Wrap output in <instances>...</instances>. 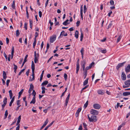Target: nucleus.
<instances>
[{"label":"nucleus","mask_w":130,"mask_h":130,"mask_svg":"<svg viewBox=\"0 0 130 130\" xmlns=\"http://www.w3.org/2000/svg\"><path fill=\"white\" fill-rule=\"evenodd\" d=\"M87 116L89 121L91 122H96L97 120V117L94 115H92L90 117L89 115H88Z\"/></svg>","instance_id":"nucleus-1"},{"label":"nucleus","mask_w":130,"mask_h":130,"mask_svg":"<svg viewBox=\"0 0 130 130\" xmlns=\"http://www.w3.org/2000/svg\"><path fill=\"white\" fill-rule=\"evenodd\" d=\"M90 113L91 115L96 116L98 114L99 112L95 110L91 109L90 110Z\"/></svg>","instance_id":"nucleus-2"},{"label":"nucleus","mask_w":130,"mask_h":130,"mask_svg":"<svg viewBox=\"0 0 130 130\" xmlns=\"http://www.w3.org/2000/svg\"><path fill=\"white\" fill-rule=\"evenodd\" d=\"M56 35H53L50 37V42L51 43H53L56 39Z\"/></svg>","instance_id":"nucleus-3"},{"label":"nucleus","mask_w":130,"mask_h":130,"mask_svg":"<svg viewBox=\"0 0 130 130\" xmlns=\"http://www.w3.org/2000/svg\"><path fill=\"white\" fill-rule=\"evenodd\" d=\"M7 99L6 98H5L4 99L3 102V104L2 105V110H3L5 106L6 105L7 103Z\"/></svg>","instance_id":"nucleus-4"},{"label":"nucleus","mask_w":130,"mask_h":130,"mask_svg":"<svg viewBox=\"0 0 130 130\" xmlns=\"http://www.w3.org/2000/svg\"><path fill=\"white\" fill-rule=\"evenodd\" d=\"M125 62H126L125 61L122 63L118 64V65L116 66V69L117 70H118L119 68L122 67Z\"/></svg>","instance_id":"nucleus-5"},{"label":"nucleus","mask_w":130,"mask_h":130,"mask_svg":"<svg viewBox=\"0 0 130 130\" xmlns=\"http://www.w3.org/2000/svg\"><path fill=\"white\" fill-rule=\"evenodd\" d=\"M93 107L95 109H99L101 107V106L98 104H93Z\"/></svg>","instance_id":"nucleus-6"},{"label":"nucleus","mask_w":130,"mask_h":130,"mask_svg":"<svg viewBox=\"0 0 130 130\" xmlns=\"http://www.w3.org/2000/svg\"><path fill=\"white\" fill-rule=\"evenodd\" d=\"M65 32L64 30H63L61 32V34L60 35V36L59 37H61L62 38V36H67V33H66L65 34H64Z\"/></svg>","instance_id":"nucleus-7"},{"label":"nucleus","mask_w":130,"mask_h":130,"mask_svg":"<svg viewBox=\"0 0 130 130\" xmlns=\"http://www.w3.org/2000/svg\"><path fill=\"white\" fill-rule=\"evenodd\" d=\"M125 71L126 73L130 71V64H128L127 67L125 68Z\"/></svg>","instance_id":"nucleus-8"},{"label":"nucleus","mask_w":130,"mask_h":130,"mask_svg":"<svg viewBox=\"0 0 130 130\" xmlns=\"http://www.w3.org/2000/svg\"><path fill=\"white\" fill-rule=\"evenodd\" d=\"M121 78L123 80H125L126 79V76L123 72H122V73Z\"/></svg>","instance_id":"nucleus-9"},{"label":"nucleus","mask_w":130,"mask_h":130,"mask_svg":"<svg viewBox=\"0 0 130 130\" xmlns=\"http://www.w3.org/2000/svg\"><path fill=\"white\" fill-rule=\"evenodd\" d=\"M82 109L81 108H79L77 110L76 112L75 113V116L76 117H77L79 116V113L80 112L81 110Z\"/></svg>","instance_id":"nucleus-10"},{"label":"nucleus","mask_w":130,"mask_h":130,"mask_svg":"<svg viewBox=\"0 0 130 130\" xmlns=\"http://www.w3.org/2000/svg\"><path fill=\"white\" fill-rule=\"evenodd\" d=\"M94 63L93 62H92L91 63L89 66H87L86 67V69L87 70H89L92 67V66L94 64Z\"/></svg>","instance_id":"nucleus-11"},{"label":"nucleus","mask_w":130,"mask_h":130,"mask_svg":"<svg viewBox=\"0 0 130 130\" xmlns=\"http://www.w3.org/2000/svg\"><path fill=\"white\" fill-rule=\"evenodd\" d=\"M86 63V62L85 61L81 63V66L83 68V70H84L85 69Z\"/></svg>","instance_id":"nucleus-12"},{"label":"nucleus","mask_w":130,"mask_h":130,"mask_svg":"<svg viewBox=\"0 0 130 130\" xmlns=\"http://www.w3.org/2000/svg\"><path fill=\"white\" fill-rule=\"evenodd\" d=\"M124 83L126 85L128 86L129 87L130 85V79L126 81Z\"/></svg>","instance_id":"nucleus-13"},{"label":"nucleus","mask_w":130,"mask_h":130,"mask_svg":"<svg viewBox=\"0 0 130 130\" xmlns=\"http://www.w3.org/2000/svg\"><path fill=\"white\" fill-rule=\"evenodd\" d=\"M123 95L124 96H127L130 95V92H124L123 93Z\"/></svg>","instance_id":"nucleus-14"},{"label":"nucleus","mask_w":130,"mask_h":130,"mask_svg":"<svg viewBox=\"0 0 130 130\" xmlns=\"http://www.w3.org/2000/svg\"><path fill=\"white\" fill-rule=\"evenodd\" d=\"M78 35L79 33L78 31L77 30H76L75 33V37L77 39H78Z\"/></svg>","instance_id":"nucleus-15"},{"label":"nucleus","mask_w":130,"mask_h":130,"mask_svg":"<svg viewBox=\"0 0 130 130\" xmlns=\"http://www.w3.org/2000/svg\"><path fill=\"white\" fill-rule=\"evenodd\" d=\"M69 21L68 19L67 20L65 21H64L62 23L63 25H67L69 24L70 23V22H68Z\"/></svg>","instance_id":"nucleus-16"},{"label":"nucleus","mask_w":130,"mask_h":130,"mask_svg":"<svg viewBox=\"0 0 130 130\" xmlns=\"http://www.w3.org/2000/svg\"><path fill=\"white\" fill-rule=\"evenodd\" d=\"M89 79V78H86V79L84 81L83 83V85L85 86L88 83V80Z\"/></svg>","instance_id":"nucleus-17"},{"label":"nucleus","mask_w":130,"mask_h":130,"mask_svg":"<svg viewBox=\"0 0 130 130\" xmlns=\"http://www.w3.org/2000/svg\"><path fill=\"white\" fill-rule=\"evenodd\" d=\"M31 68L32 70H35V65L34 62L33 61H32V64H31Z\"/></svg>","instance_id":"nucleus-18"},{"label":"nucleus","mask_w":130,"mask_h":130,"mask_svg":"<svg viewBox=\"0 0 130 130\" xmlns=\"http://www.w3.org/2000/svg\"><path fill=\"white\" fill-rule=\"evenodd\" d=\"M14 99V96L10 102V103L9 104V106H11L12 105V104L13 102Z\"/></svg>","instance_id":"nucleus-19"},{"label":"nucleus","mask_w":130,"mask_h":130,"mask_svg":"<svg viewBox=\"0 0 130 130\" xmlns=\"http://www.w3.org/2000/svg\"><path fill=\"white\" fill-rule=\"evenodd\" d=\"M98 93L100 94L103 95L104 94L103 91L102 90H99L98 91Z\"/></svg>","instance_id":"nucleus-20"},{"label":"nucleus","mask_w":130,"mask_h":130,"mask_svg":"<svg viewBox=\"0 0 130 130\" xmlns=\"http://www.w3.org/2000/svg\"><path fill=\"white\" fill-rule=\"evenodd\" d=\"M36 102L35 97H33L32 101L30 102V104L33 103L34 104Z\"/></svg>","instance_id":"nucleus-21"},{"label":"nucleus","mask_w":130,"mask_h":130,"mask_svg":"<svg viewBox=\"0 0 130 130\" xmlns=\"http://www.w3.org/2000/svg\"><path fill=\"white\" fill-rule=\"evenodd\" d=\"M3 78L5 79H6L7 77L6 74V72L5 71H3Z\"/></svg>","instance_id":"nucleus-22"},{"label":"nucleus","mask_w":130,"mask_h":130,"mask_svg":"<svg viewBox=\"0 0 130 130\" xmlns=\"http://www.w3.org/2000/svg\"><path fill=\"white\" fill-rule=\"evenodd\" d=\"M48 119H47L44 122V124H43V127H44L45 126L47 125V123H48Z\"/></svg>","instance_id":"nucleus-23"},{"label":"nucleus","mask_w":130,"mask_h":130,"mask_svg":"<svg viewBox=\"0 0 130 130\" xmlns=\"http://www.w3.org/2000/svg\"><path fill=\"white\" fill-rule=\"evenodd\" d=\"M48 83V82L47 80H45L41 84L42 86L46 85Z\"/></svg>","instance_id":"nucleus-24"},{"label":"nucleus","mask_w":130,"mask_h":130,"mask_svg":"<svg viewBox=\"0 0 130 130\" xmlns=\"http://www.w3.org/2000/svg\"><path fill=\"white\" fill-rule=\"evenodd\" d=\"M44 70H43L42 71V73L41 76H40V82H41L42 80V79L43 77V74L44 73Z\"/></svg>","instance_id":"nucleus-25"},{"label":"nucleus","mask_w":130,"mask_h":130,"mask_svg":"<svg viewBox=\"0 0 130 130\" xmlns=\"http://www.w3.org/2000/svg\"><path fill=\"white\" fill-rule=\"evenodd\" d=\"M79 64H76V74H77L78 72L79 71Z\"/></svg>","instance_id":"nucleus-26"},{"label":"nucleus","mask_w":130,"mask_h":130,"mask_svg":"<svg viewBox=\"0 0 130 130\" xmlns=\"http://www.w3.org/2000/svg\"><path fill=\"white\" fill-rule=\"evenodd\" d=\"M9 96L10 99H11L12 97V93L11 90H10L9 91Z\"/></svg>","instance_id":"nucleus-27"},{"label":"nucleus","mask_w":130,"mask_h":130,"mask_svg":"<svg viewBox=\"0 0 130 130\" xmlns=\"http://www.w3.org/2000/svg\"><path fill=\"white\" fill-rule=\"evenodd\" d=\"M15 3L14 1L13 2L12 4L11 5V7L13 9H15Z\"/></svg>","instance_id":"nucleus-28"},{"label":"nucleus","mask_w":130,"mask_h":130,"mask_svg":"<svg viewBox=\"0 0 130 130\" xmlns=\"http://www.w3.org/2000/svg\"><path fill=\"white\" fill-rule=\"evenodd\" d=\"M29 21L30 23V27L31 28V29H32L33 22L30 19H29Z\"/></svg>","instance_id":"nucleus-29"},{"label":"nucleus","mask_w":130,"mask_h":130,"mask_svg":"<svg viewBox=\"0 0 130 130\" xmlns=\"http://www.w3.org/2000/svg\"><path fill=\"white\" fill-rule=\"evenodd\" d=\"M8 115V111L7 110H6L5 112V117L4 118V119H6L7 118V116Z\"/></svg>","instance_id":"nucleus-30"},{"label":"nucleus","mask_w":130,"mask_h":130,"mask_svg":"<svg viewBox=\"0 0 130 130\" xmlns=\"http://www.w3.org/2000/svg\"><path fill=\"white\" fill-rule=\"evenodd\" d=\"M20 34L19 31V30H17L16 31V36H19Z\"/></svg>","instance_id":"nucleus-31"},{"label":"nucleus","mask_w":130,"mask_h":130,"mask_svg":"<svg viewBox=\"0 0 130 130\" xmlns=\"http://www.w3.org/2000/svg\"><path fill=\"white\" fill-rule=\"evenodd\" d=\"M25 70V69H23L22 70H21V71L19 72V74H18V76L20 75L21 74V73L22 72H24V71Z\"/></svg>","instance_id":"nucleus-32"},{"label":"nucleus","mask_w":130,"mask_h":130,"mask_svg":"<svg viewBox=\"0 0 130 130\" xmlns=\"http://www.w3.org/2000/svg\"><path fill=\"white\" fill-rule=\"evenodd\" d=\"M28 55H26V56L25 57L24 59V61L23 62L25 63L26 62V61H27V59L28 57Z\"/></svg>","instance_id":"nucleus-33"},{"label":"nucleus","mask_w":130,"mask_h":130,"mask_svg":"<svg viewBox=\"0 0 130 130\" xmlns=\"http://www.w3.org/2000/svg\"><path fill=\"white\" fill-rule=\"evenodd\" d=\"M87 10V8L86 5H85L84 7V13H85L86 12Z\"/></svg>","instance_id":"nucleus-34"},{"label":"nucleus","mask_w":130,"mask_h":130,"mask_svg":"<svg viewBox=\"0 0 130 130\" xmlns=\"http://www.w3.org/2000/svg\"><path fill=\"white\" fill-rule=\"evenodd\" d=\"M121 38V36L120 35L118 38L117 41V42H119Z\"/></svg>","instance_id":"nucleus-35"},{"label":"nucleus","mask_w":130,"mask_h":130,"mask_svg":"<svg viewBox=\"0 0 130 130\" xmlns=\"http://www.w3.org/2000/svg\"><path fill=\"white\" fill-rule=\"evenodd\" d=\"M84 48H82L80 50V53L81 54V55H83L84 54Z\"/></svg>","instance_id":"nucleus-36"},{"label":"nucleus","mask_w":130,"mask_h":130,"mask_svg":"<svg viewBox=\"0 0 130 130\" xmlns=\"http://www.w3.org/2000/svg\"><path fill=\"white\" fill-rule=\"evenodd\" d=\"M64 77L65 79V80H66L67 79V75L66 73H65L64 74Z\"/></svg>","instance_id":"nucleus-37"},{"label":"nucleus","mask_w":130,"mask_h":130,"mask_svg":"<svg viewBox=\"0 0 130 130\" xmlns=\"http://www.w3.org/2000/svg\"><path fill=\"white\" fill-rule=\"evenodd\" d=\"M88 104V101H87L84 105V107L86 108Z\"/></svg>","instance_id":"nucleus-38"},{"label":"nucleus","mask_w":130,"mask_h":130,"mask_svg":"<svg viewBox=\"0 0 130 130\" xmlns=\"http://www.w3.org/2000/svg\"><path fill=\"white\" fill-rule=\"evenodd\" d=\"M24 91L23 89H22L20 91L19 93V94L20 95H21L23 93Z\"/></svg>","instance_id":"nucleus-39"},{"label":"nucleus","mask_w":130,"mask_h":130,"mask_svg":"<svg viewBox=\"0 0 130 130\" xmlns=\"http://www.w3.org/2000/svg\"><path fill=\"white\" fill-rule=\"evenodd\" d=\"M34 88L33 85L32 84H31L30 85V87L29 89L33 90Z\"/></svg>","instance_id":"nucleus-40"},{"label":"nucleus","mask_w":130,"mask_h":130,"mask_svg":"<svg viewBox=\"0 0 130 130\" xmlns=\"http://www.w3.org/2000/svg\"><path fill=\"white\" fill-rule=\"evenodd\" d=\"M32 94L34 96L33 97H35V95H36V92H35L34 90H33Z\"/></svg>","instance_id":"nucleus-41"},{"label":"nucleus","mask_w":130,"mask_h":130,"mask_svg":"<svg viewBox=\"0 0 130 130\" xmlns=\"http://www.w3.org/2000/svg\"><path fill=\"white\" fill-rule=\"evenodd\" d=\"M37 57H35L34 60L35 63H37V61H38V59L37 58Z\"/></svg>","instance_id":"nucleus-42"},{"label":"nucleus","mask_w":130,"mask_h":130,"mask_svg":"<svg viewBox=\"0 0 130 130\" xmlns=\"http://www.w3.org/2000/svg\"><path fill=\"white\" fill-rule=\"evenodd\" d=\"M87 70H87L86 68V69H84V70H83V71L84 72V73L87 74Z\"/></svg>","instance_id":"nucleus-43"},{"label":"nucleus","mask_w":130,"mask_h":130,"mask_svg":"<svg viewBox=\"0 0 130 130\" xmlns=\"http://www.w3.org/2000/svg\"><path fill=\"white\" fill-rule=\"evenodd\" d=\"M20 100H18L17 102V104L18 106H19L20 105Z\"/></svg>","instance_id":"nucleus-44"},{"label":"nucleus","mask_w":130,"mask_h":130,"mask_svg":"<svg viewBox=\"0 0 130 130\" xmlns=\"http://www.w3.org/2000/svg\"><path fill=\"white\" fill-rule=\"evenodd\" d=\"M80 31L81 32V35L80 36V38H83V34L82 32V29H80Z\"/></svg>","instance_id":"nucleus-45"},{"label":"nucleus","mask_w":130,"mask_h":130,"mask_svg":"<svg viewBox=\"0 0 130 130\" xmlns=\"http://www.w3.org/2000/svg\"><path fill=\"white\" fill-rule=\"evenodd\" d=\"M10 82V80L9 79L7 80L6 81V84L7 86L8 87L9 85V83Z\"/></svg>","instance_id":"nucleus-46"},{"label":"nucleus","mask_w":130,"mask_h":130,"mask_svg":"<svg viewBox=\"0 0 130 130\" xmlns=\"http://www.w3.org/2000/svg\"><path fill=\"white\" fill-rule=\"evenodd\" d=\"M80 13H83V7L82 5H81L80 7Z\"/></svg>","instance_id":"nucleus-47"},{"label":"nucleus","mask_w":130,"mask_h":130,"mask_svg":"<svg viewBox=\"0 0 130 130\" xmlns=\"http://www.w3.org/2000/svg\"><path fill=\"white\" fill-rule=\"evenodd\" d=\"M80 23V21H77V22L76 23V26H77V27L78 26H79Z\"/></svg>","instance_id":"nucleus-48"},{"label":"nucleus","mask_w":130,"mask_h":130,"mask_svg":"<svg viewBox=\"0 0 130 130\" xmlns=\"http://www.w3.org/2000/svg\"><path fill=\"white\" fill-rule=\"evenodd\" d=\"M24 28L26 30L27 29V24L26 23L24 24Z\"/></svg>","instance_id":"nucleus-49"},{"label":"nucleus","mask_w":130,"mask_h":130,"mask_svg":"<svg viewBox=\"0 0 130 130\" xmlns=\"http://www.w3.org/2000/svg\"><path fill=\"white\" fill-rule=\"evenodd\" d=\"M39 17L41 18L42 17V13L41 11H39Z\"/></svg>","instance_id":"nucleus-50"},{"label":"nucleus","mask_w":130,"mask_h":130,"mask_svg":"<svg viewBox=\"0 0 130 130\" xmlns=\"http://www.w3.org/2000/svg\"><path fill=\"white\" fill-rule=\"evenodd\" d=\"M110 2L111 5H113L114 4V2L112 0H110Z\"/></svg>","instance_id":"nucleus-51"},{"label":"nucleus","mask_w":130,"mask_h":130,"mask_svg":"<svg viewBox=\"0 0 130 130\" xmlns=\"http://www.w3.org/2000/svg\"><path fill=\"white\" fill-rule=\"evenodd\" d=\"M112 23H110L109 24V25H108V28H107V29H109V28H110V27H111L112 26Z\"/></svg>","instance_id":"nucleus-52"},{"label":"nucleus","mask_w":130,"mask_h":130,"mask_svg":"<svg viewBox=\"0 0 130 130\" xmlns=\"http://www.w3.org/2000/svg\"><path fill=\"white\" fill-rule=\"evenodd\" d=\"M34 56H35V57H39V54H38L37 55V54H36V51H35V52H34Z\"/></svg>","instance_id":"nucleus-53"},{"label":"nucleus","mask_w":130,"mask_h":130,"mask_svg":"<svg viewBox=\"0 0 130 130\" xmlns=\"http://www.w3.org/2000/svg\"><path fill=\"white\" fill-rule=\"evenodd\" d=\"M4 57H5V58H6V60H7V55L5 53V52H4Z\"/></svg>","instance_id":"nucleus-54"},{"label":"nucleus","mask_w":130,"mask_h":130,"mask_svg":"<svg viewBox=\"0 0 130 130\" xmlns=\"http://www.w3.org/2000/svg\"><path fill=\"white\" fill-rule=\"evenodd\" d=\"M49 1L48 0H47L45 3V7H46V6L47 5Z\"/></svg>","instance_id":"nucleus-55"},{"label":"nucleus","mask_w":130,"mask_h":130,"mask_svg":"<svg viewBox=\"0 0 130 130\" xmlns=\"http://www.w3.org/2000/svg\"><path fill=\"white\" fill-rule=\"evenodd\" d=\"M54 122V121L52 122L50 124L47 126L49 127L51 126Z\"/></svg>","instance_id":"nucleus-56"},{"label":"nucleus","mask_w":130,"mask_h":130,"mask_svg":"<svg viewBox=\"0 0 130 130\" xmlns=\"http://www.w3.org/2000/svg\"><path fill=\"white\" fill-rule=\"evenodd\" d=\"M13 65L14 66V69H17L18 68L17 66L15 65L14 64Z\"/></svg>","instance_id":"nucleus-57"},{"label":"nucleus","mask_w":130,"mask_h":130,"mask_svg":"<svg viewBox=\"0 0 130 130\" xmlns=\"http://www.w3.org/2000/svg\"><path fill=\"white\" fill-rule=\"evenodd\" d=\"M82 127L81 125L79 127L78 130H82Z\"/></svg>","instance_id":"nucleus-58"},{"label":"nucleus","mask_w":130,"mask_h":130,"mask_svg":"<svg viewBox=\"0 0 130 130\" xmlns=\"http://www.w3.org/2000/svg\"><path fill=\"white\" fill-rule=\"evenodd\" d=\"M20 124L17 127L16 129V130H19L20 128Z\"/></svg>","instance_id":"nucleus-59"},{"label":"nucleus","mask_w":130,"mask_h":130,"mask_svg":"<svg viewBox=\"0 0 130 130\" xmlns=\"http://www.w3.org/2000/svg\"><path fill=\"white\" fill-rule=\"evenodd\" d=\"M6 43L8 44L9 43V39L8 38H6Z\"/></svg>","instance_id":"nucleus-60"},{"label":"nucleus","mask_w":130,"mask_h":130,"mask_svg":"<svg viewBox=\"0 0 130 130\" xmlns=\"http://www.w3.org/2000/svg\"><path fill=\"white\" fill-rule=\"evenodd\" d=\"M50 45L48 43H47V44L46 49H48L49 48Z\"/></svg>","instance_id":"nucleus-61"},{"label":"nucleus","mask_w":130,"mask_h":130,"mask_svg":"<svg viewBox=\"0 0 130 130\" xmlns=\"http://www.w3.org/2000/svg\"><path fill=\"white\" fill-rule=\"evenodd\" d=\"M49 23L50 24L51 26H52L53 25V23L52 22H51V20H50L49 21Z\"/></svg>","instance_id":"nucleus-62"},{"label":"nucleus","mask_w":130,"mask_h":130,"mask_svg":"<svg viewBox=\"0 0 130 130\" xmlns=\"http://www.w3.org/2000/svg\"><path fill=\"white\" fill-rule=\"evenodd\" d=\"M53 57V56H52L47 61V62L48 63L49 61H50L51 59H52Z\"/></svg>","instance_id":"nucleus-63"},{"label":"nucleus","mask_w":130,"mask_h":130,"mask_svg":"<svg viewBox=\"0 0 130 130\" xmlns=\"http://www.w3.org/2000/svg\"><path fill=\"white\" fill-rule=\"evenodd\" d=\"M29 70H28V71L26 72V74L27 76H28L29 75Z\"/></svg>","instance_id":"nucleus-64"}]
</instances>
